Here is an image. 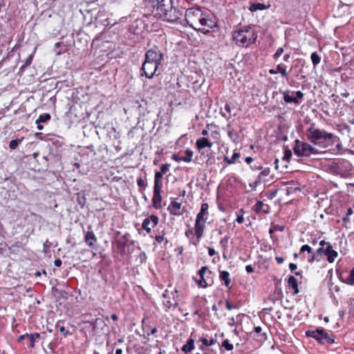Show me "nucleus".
<instances>
[{
    "label": "nucleus",
    "instance_id": "nucleus-1",
    "mask_svg": "<svg viewBox=\"0 0 354 354\" xmlns=\"http://www.w3.org/2000/svg\"><path fill=\"white\" fill-rule=\"evenodd\" d=\"M306 137L310 142L322 148L332 146L336 140H339V137L324 129L316 128L314 124H311L306 129Z\"/></svg>",
    "mask_w": 354,
    "mask_h": 354
},
{
    "label": "nucleus",
    "instance_id": "nucleus-2",
    "mask_svg": "<svg viewBox=\"0 0 354 354\" xmlns=\"http://www.w3.org/2000/svg\"><path fill=\"white\" fill-rule=\"evenodd\" d=\"M151 13L154 17L169 23L180 21L183 15V11L172 6V1L169 3V8L157 7L156 10H151Z\"/></svg>",
    "mask_w": 354,
    "mask_h": 354
},
{
    "label": "nucleus",
    "instance_id": "nucleus-3",
    "mask_svg": "<svg viewBox=\"0 0 354 354\" xmlns=\"http://www.w3.org/2000/svg\"><path fill=\"white\" fill-rule=\"evenodd\" d=\"M257 33L250 26L236 30L233 33V39L236 44L242 47H248L255 43Z\"/></svg>",
    "mask_w": 354,
    "mask_h": 354
},
{
    "label": "nucleus",
    "instance_id": "nucleus-4",
    "mask_svg": "<svg viewBox=\"0 0 354 354\" xmlns=\"http://www.w3.org/2000/svg\"><path fill=\"white\" fill-rule=\"evenodd\" d=\"M202 10L198 8H190L185 11V20L193 29L203 34H208V30L205 28H197L198 17H201Z\"/></svg>",
    "mask_w": 354,
    "mask_h": 354
},
{
    "label": "nucleus",
    "instance_id": "nucleus-5",
    "mask_svg": "<svg viewBox=\"0 0 354 354\" xmlns=\"http://www.w3.org/2000/svg\"><path fill=\"white\" fill-rule=\"evenodd\" d=\"M306 335L314 338L322 345H329L335 342L333 335H329L324 328H318L316 330L306 331Z\"/></svg>",
    "mask_w": 354,
    "mask_h": 354
},
{
    "label": "nucleus",
    "instance_id": "nucleus-6",
    "mask_svg": "<svg viewBox=\"0 0 354 354\" xmlns=\"http://www.w3.org/2000/svg\"><path fill=\"white\" fill-rule=\"evenodd\" d=\"M294 153L298 157H309L319 153V150L306 142L297 139L293 147Z\"/></svg>",
    "mask_w": 354,
    "mask_h": 354
},
{
    "label": "nucleus",
    "instance_id": "nucleus-7",
    "mask_svg": "<svg viewBox=\"0 0 354 354\" xmlns=\"http://www.w3.org/2000/svg\"><path fill=\"white\" fill-rule=\"evenodd\" d=\"M217 26L216 18L202 12L201 17H198L197 28H205L210 32V30Z\"/></svg>",
    "mask_w": 354,
    "mask_h": 354
},
{
    "label": "nucleus",
    "instance_id": "nucleus-8",
    "mask_svg": "<svg viewBox=\"0 0 354 354\" xmlns=\"http://www.w3.org/2000/svg\"><path fill=\"white\" fill-rule=\"evenodd\" d=\"M163 59V54L157 47L148 50L145 53V61L150 62L155 65L160 66Z\"/></svg>",
    "mask_w": 354,
    "mask_h": 354
},
{
    "label": "nucleus",
    "instance_id": "nucleus-9",
    "mask_svg": "<svg viewBox=\"0 0 354 354\" xmlns=\"http://www.w3.org/2000/svg\"><path fill=\"white\" fill-rule=\"evenodd\" d=\"M198 274L200 278L196 281L199 286L206 288L212 283V281L209 279L212 272L207 266H203L198 271Z\"/></svg>",
    "mask_w": 354,
    "mask_h": 354
},
{
    "label": "nucleus",
    "instance_id": "nucleus-10",
    "mask_svg": "<svg viewBox=\"0 0 354 354\" xmlns=\"http://www.w3.org/2000/svg\"><path fill=\"white\" fill-rule=\"evenodd\" d=\"M159 66H160L155 65L153 63H150L149 61H145L140 68V75L142 76L145 75L146 77L151 79L156 75Z\"/></svg>",
    "mask_w": 354,
    "mask_h": 354
},
{
    "label": "nucleus",
    "instance_id": "nucleus-11",
    "mask_svg": "<svg viewBox=\"0 0 354 354\" xmlns=\"http://www.w3.org/2000/svg\"><path fill=\"white\" fill-rule=\"evenodd\" d=\"M292 95H290V92L288 90L283 92L284 102L299 104L300 103L299 100L303 99L304 94L300 91L292 92Z\"/></svg>",
    "mask_w": 354,
    "mask_h": 354
},
{
    "label": "nucleus",
    "instance_id": "nucleus-12",
    "mask_svg": "<svg viewBox=\"0 0 354 354\" xmlns=\"http://www.w3.org/2000/svg\"><path fill=\"white\" fill-rule=\"evenodd\" d=\"M159 222V218L156 215H151L145 218L142 223V227L149 234Z\"/></svg>",
    "mask_w": 354,
    "mask_h": 354
},
{
    "label": "nucleus",
    "instance_id": "nucleus-13",
    "mask_svg": "<svg viewBox=\"0 0 354 354\" xmlns=\"http://www.w3.org/2000/svg\"><path fill=\"white\" fill-rule=\"evenodd\" d=\"M167 209L171 214L174 216H180L184 212L183 209L182 208V204L174 200L171 201Z\"/></svg>",
    "mask_w": 354,
    "mask_h": 354
},
{
    "label": "nucleus",
    "instance_id": "nucleus-14",
    "mask_svg": "<svg viewBox=\"0 0 354 354\" xmlns=\"http://www.w3.org/2000/svg\"><path fill=\"white\" fill-rule=\"evenodd\" d=\"M161 189L158 187H153V195L152 198L153 206L156 209H160L162 207L161 201Z\"/></svg>",
    "mask_w": 354,
    "mask_h": 354
},
{
    "label": "nucleus",
    "instance_id": "nucleus-15",
    "mask_svg": "<svg viewBox=\"0 0 354 354\" xmlns=\"http://www.w3.org/2000/svg\"><path fill=\"white\" fill-rule=\"evenodd\" d=\"M144 29V23L141 19H136L129 26V30L134 35H140Z\"/></svg>",
    "mask_w": 354,
    "mask_h": 354
},
{
    "label": "nucleus",
    "instance_id": "nucleus-16",
    "mask_svg": "<svg viewBox=\"0 0 354 354\" xmlns=\"http://www.w3.org/2000/svg\"><path fill=\"white\" fill-rule=\"evenodd\" d=\"M172 0H148L147 3V7L149 10H156L157 7H168L169 3H170Z\"/></svg>",
    "mask_w": 354,
    "mask_h": 354
},
{
    "label": "nucleus",
    "instance_id": "nucleus-17",
    "mask_svg": "<svg viewBox=\"0 0 354 354\" xmlns=\"http://www.w3.org/2000/svg\"><path fill=\"white\" fill-rule=\"evenodd\" d=\"M205 223L206 221L196 219L194 229V234L196 237L202 238L203 236L205 229Z\"/></svg>",
    "mask_w": 354,
    "mask_h": 354
},
{
    "label": "nucleus",
    "instance_id": "nucleus-18",
    "mask_svg": "<svg viewBox=\"0 0 354 354\" xmlns=\"http://www.w3.org/2000/svg\"><path fill=\"white\" fill-rule=\"evenodd\" d=\"M208 208H209V205L207 203H202V205L201 206V209H200L199 212L197 214L196 219L203 221H207L208 214H209Z\"/></svg>",
    "mask_w": 354,
    "mask_h": 354
},
{
    "label": "nucleus",
    "instance_id": "nucleus-19",
    "mask_svg": "<svg viewBox=\"0 0 354 354\" xmlns=\"http://www.w3.org/2000/svg\"><path fill=\"white\" fill-rule=\"evenodd\" d=\"M326 256L327 257V261L330 263H333L338 256L337 252L333 249L331 244H328V247H326Z\"/></svg>",
    "mask_w": 354,
    "mask_h": 354
},
{
    "label": "nucleus",
    "instance_id": "nucleus-20",
    "mask_svg": "<svg viewBox=\"0 0 354 354\" xmlns=\"http://www.w3.org/2000/svg\"><path fill=\"white\" fill-rule=\"evenodd\" d=\"M84 241L89 247H94L95 244L97 242V239L93 231H88L86 233L84 236Z\"/></svg>",
    "mask_w": 354,
    "mask_h": 354
},
{
    "label": "nucleus",
    "instance_id": "nucleus-21",
    "mask_svg": "<svg viewBox=\"0 0 354 354\" xmlns=\"http://www.w3.org/2000/svg\"><path fill=\"white\" fill-rule=\"evenodd\" d=\"M196 147L200 151L205 147H212L213 143L208 140L206 138H201L196 140Z\"/></svg>",
    "mask_w": 354,
    "mask_h": 354
},
{
    "label": "nucleus",
    "instance_id": "nucleus-22",
    "mask_svg": "<svg viewBox=\"0 0 354 354\" xmlns=\"http://www.w3.org/2000/svg\"><path fill=\"white\" fill-rule=\"evenodd\" d=\"M288 285L289 288L293 290V294L299 293L298 283L297 279L294 276H290L288 279Z\"/></svg>",
    "mask_w": 354,
    "mask_h": 354
},
{
    "label": "nucleus",
    "instance_id": "nucleus-23",
    "mask_svg": "<svg viewBox=\"0 0 354 354\" xmlns=\"http://www.w3.org/2000/svg\"><path fill=\"white\" fill-rule=\"evenodd\" d=\"M269 73L272 75L279 73L283 77H286L288 75V72L282 64H278L276 69H270Z\"/></svg>",
    "mask_w": 354,
    "mask_h": 354
},
{
    "label": "nucleus",
    "instance_id": "nucleus-24",
    "mask_svg": "<svg viewBox=\"0 0 354 354\" xmlns=\"http://www.w3.org/2000/svg\"><path fill=\"white\" fill-rule=\"evenodd\" d=\"M194 348V340L192 338L189 339L185 344L181 348L182 351L185 353L191 352Z\"/></svg>",
    "mask_w": 354,
    "mask_h": 354
},
{
    "label": "nucleus",
    "instance_id": "nucleus-25",
    "mask_svg": "<svg viewBox=\"0 0 354 354\" xmlns=\"http://www.w3.org/2000/svg\"><path fill=\"white\" fill-rule=\"evenodd\" d=\"M66 50V46L62 42H57L55 44L54 51L57 55L63 54Z\"/></svg>",
    "mask_w": 354,
    "mask_h": 354
},
{
    "label": "nucleus",
    "instance_id": "nucleus-26",
    "mask_svg": "<svg viewBox=\"0 0 354 354\" xmlns=\"http://www.w3.org/2000/svg\"><path fill=\"white\" fill-rule=\"evenodd\" d=\"M40 337V334L37 333L28 334V339L29 342V347L32 348L35 346V343L37 339Z\"/></svg>",
    "mask_w": 354,
    "mask_h": 354
},
{
    "label": "nucleus",
    "instance_id": "nucleus-27",
    "mask_svg": "<svg viewBox=\"0 0 354 354\" xmlns=\"http://www.w3.org/2000/svg\"><path fill=\"white\" fill-rule=\"evenodd\" d=\"M164 174L160 171H156L155 174L153 187L162 188V178Z\"/></svg>",
    "mask_w": 354,
    "mask_h": 354
},
{
    "label": "nucleus",
    "instance_id": "nucleus-28",
    "mask_svg": "<svg viewBox=\"0 0 354 354\" xmlns=\"http://www.w3.org/2000/svg\"><path fill=\"white\" fill-rule=\"evenodd\" d=\"M220 279L224 281L225 286L229 287L230 284V273L227 271L223 270L220 272Z\"/></svg>",
    "mask_w": 354,
    "mask_h": 354
},
{
    "label": "nucleus",
    "instance_id": "nucleus-29",
    "mask_svg": "<svg viewBox=\"0 0 354 354\" xmlns=\"http://www.w3.org/2000/svg\"><path fill=\"white\" fill-rule=\"evenodd\" d=\"M266 8L267 7L263 3H254L250 6L249 10L251 12H255L257 10H266Z\"/></svg>",
    "mask_w": 354,
    "mask_h": 354
},
{
    "label": "nucleus",
    "instance_id": "nucleus-30",
    "mask_svg": "<svg viewBox=\"0 0 354 354\" xmlns=\"http://www.w3.org/2000/svg\"><path fill=\"white\" fill-rule=\"evenodd\" d=\"M185 156L183 157H181V159L183 160V161H184L185 162H190L192 160L193 151L189 149H187L185 151Z\"/></svg>",
    "mask_w": 354,
    "mask_h": 354
},
{
    "label": "nucleus",
    "instance_id": "nucleus-31",
    "mask_svg": "<svg viewBox=\"0 0 354 354\" xmlns=\"http://www.w3.org/2000/svg\"><path fill=\"white\" fill-rule=\"evenodd\" d=\"M229 236L226 235L224 237H223L220 242H219V245L221 246V248L223 249V251L225 252L227 249V245H228V241H229Z\"/></svg>",
    "mask_w": 354,
    "mask_h": 354
},
{
    "label": "nucleus",
    "instance_id": "nucleus-32",
    "mask_svg": "<svg viewBox=\"0 0 354 354\" xmlns=\"http://www.w3.org/2000/svg\"><path fill=\"white\" fill-rule=\"evenodd\" d=\"M200 341L202 342L203 345L205 346H209L214 345L216 343L215 339L211 338L210 339H207L205 337H201Z\"/></svg>",
    "mask_w": 354,
    "mask_h": 354
},
{
    "label": "nucleus",
    "instance_id": "nucleus-33",
    "mask_svg": "<svg viewBox=\"0 0 354 354\" xmlns=\"http://www.w3.org/2000/svg\"><path fill=\"white\" fill-rule=\"evenodd\" d=\"M310 58L314 67H316L321 62V58L316 52L311 54Z\"/></svg>",
    "mask_w": 354,
    "mask_h": 354
},
{
    "label": "nucleus",
    "instance_id": "nucleus-34",
    "mask_svg": "<svg viewBox=\"0 0 354 354\" xmlns=\"http://www.w3.org/2000/svg\"><path fill=\"white\" fill-rule=\"evenodd\" d=\"M264 206H265V204L262 201H258L254 206V210L256 212H259L261 211H263L264 212H268L267 210L263 209Z\"/></svg>",
    "mask_w": 354,
    "mask_h": 354
},
{
    "label": "nucleus",
    "instance_id": "nucleus-35",
    "mask_svg": "<svg viewBox=\"0 0 354 354\" xmlns=\"http://www.w3.org/2000/svg\"><path fill=\"white\" fill-rule=\"evenodd\" d=\"M50 119V115L49 113H43L39 115L38 119L36 120V124L46 122Z\"/></svg>",
    "mask_w": 354,
    "mask_h": 354
},
{
    "label": "nucleus",
    "instance_id": "nucleus-36",
    "mask_svg": "<svg viewBox=\"0 0 354 354\" xmlns=\"http://www.w3.org/2000/svg\"><path fill=\"white\" fill-rule=\"evenodd\" d=\"M62 322H58L56 324V328L60 331V333H63L64 336H66L68 334V330L65 329V327L62 325Z\"/></svg>",
    "mask_w": 354,
    "mask_h": 354
},
{
    "label": "nucleus",
    "instance_id": "nucleus-37",
    "mask_svg": "<svg viewBox=\"0 0 354 354\" xmlns=\"http://www.w3.org/2000/svg\"><path fill=\"white\" fill-rule=\"evenodd\" d=\"M353 214V210L351 207L348 208L347 212L345 216L342 218V221L344 223H349L350 222V216Z\"/></svg>",
    "mask_w": 354,
    "mask_h": 354
},
{
    "label": "nucleus",
    "instance_id": "nucleus-38",
    "mask_svg": "<svg viewBox=\"0 0 354 354\" xmlns=\"http://www.w3.org/2000/svg\"><path fill=\"white\" fill-rule=\"evenodd\" d=\"M21 140L19 139H16V140H12L10 142V144H9V147L11 149H15L19 144L21 142Z\"/></svg>",
    "mask_w": 354,
    "mask_h": 354
},
{
    "label": "nucleus",
    "instance_id": "nucleus-39",
    "mask_svg": "<svg viewBox=\"0 0 354 354\" xmlns=\"http://www.w3.org/2000/svg\"><path fill=\"white\" fill-rule=\"evenodd\" d=\"M222 346L227 351H232L234 348L233 345L231 343H230V341L228 339H225L222 344Z\"/></svg>",
    "mask_w": 354,
    "mask_h": 354
},
{
    "label": "nucleus",
    "instance_id": "nucleus-40",
    "mask_svg": "<svg viewBox=\"0 0 354 354\" xmlns=\"http://www.w3.org/2000/svg\"><path fill=\"white\" fill-rule=\"evenodd\" d=\"M32 57L33 55L31 54L26 59L24 64L21 67V70L24 69L25 67L29 66L31 64Z\"/></svg>",
    "mask_w": 354,
    "mask_h": 354
},
{
    "label": "nucleus",
    "instance_id": "nucleus-41",
    "mask_svg": "<svg viewBox=\"0 0 354 354\" xmlns=\"http://www.w3.org/2000/svg\"><path fill=\"white\" fill-rule=\"evenodd\" d=\"M312 248L309 246L308 245H304L301 247L299 252L303 253L305 252H307L308 254L312 253Z\"/></svg>",
    "mask_w": 354,
    "mask_h": 354
},
{
    "label": "nucleus",
    "instance_id": "nucleus-42",
    "mask_svg": "<svg viewBox=\"0 0 354 354\" xmlns=\"http://www.w3.org/2000/svg\"><path fill=\"white\" fill-rule=\"evenodd\" d=\"M240 157V153L238 152H234L232 156L230 158V160L228 161V164H234L235 163L236 160Z\"/></svg>",
    "mask_w": 354,
    "mask_h": 354
},
{
    "label": "nucleus",
    "instance_id": "nucleus-43",
    "mask_svg": "<svg viewBox=\"0 0 354 354\" xmlns=\"http://www.w3.org/2000/svg\"><path fill=\"white\" fill-rule=\"evenodd\" d=\"M194 234V229H192V228H189V229L187 230L185 232V235L186 236V237H187L189 239L193 238Z\"/></svg>",
    "mask_w": 354,
    "mask_h": 354
},
{
    "label": "nucleus",
    "instance_id": "nucleus-44",
    "mask_svg": "<svg viewBox=\"0 0 354 354\" xmlns=\"http://www.w3.org/2000/svg\"><path fill=\"white\" fill-rule=\"evenodd\" d=\"M170 165L169 164H164L160 167V172L165 174L169 169Z\"/></svg>",
    "mask_w": 354,
    "mask_h": 354
},
{
    "label": "nucleus",
    "instance_id": "nucleus-45",
    "mask_svg": "<svg viewBox=\"0 0 354 354\" xmlns=\"http://www.w3.org/2000/svg\"><path fill=\"white\" fill-rule=\"evenodd\" d=\"M348 283L350 285H354V268L351 270L350 272L349 278L348 279Z\"/></svg>",
    "mask_w": 354,
    "mask_h": 354
},
{
    "label": "nucleus",
    "instance_id": "nucleus-46",
    "mask_svg": "<svg viewBox=\"0 0 354 354\" xmlns=\"http://www.w3.org/2000/svg\"><path fill=\"white\" fill-rule=\"evenodd\" d=\"M201 238H198L196 236V239L192 238L190 239L189 244H192L195 246H197V245L201 241Z\"/></svg>",
    "mask_w": 354,
    "mask_h": 354
},
{
    "label": "nucleus",
    "instance_id": "nucleus-47",
    "mask_svg": "<svg viewBox=\"0 0 354 354\" xmlns=\"http://www.w3.org/2000/svg\"><path fill=\"white\" fill-rule=\"evenodd\" d=\"M283 51H284L283 48H282V47L279 48L277 50L276 53H274V57L275 58L279 57L283 54Z\"/></svg>",
    "mask_w": 354,
    "mask_h": 354
},
{
    "label": "nucleus",
    "instance_id": "nucleus-48",
    "mask_svg": "<svg viewBox=\"0 0 354 354\" xmlns=\"http://www.w3.org/2000/svg\"><path fill=\"white\" fill-rule=\"evenodd\" d=\"M137 185L140 187H145L147 185L145 180L142 178H138L137 179Z\"/></svg>",
    "mask_w": 354,
    "mask_h": 354
},
{
    "label": "nucleus",
    "instance_id": "nucleus-49",
    "mask_svg": "<svg viewBox=\"0 0 354 354\" xmlns=\"http://www.w3.org/2000/svg\"><path fill=\"white\" fill-rule=\"evenodd\" d=\"M310 256L308 259V262L310 263H313L315 260H316V254L315 253H313L312 252V253L309 254Z\"/></svg>",
    "mask_w": 354,
    "mask_h": 354
},
{
    "label": "nucleus",
    "instance_id": "nucleus-50",
    "mask_svg": "<svg viewBox=\"0 0 354 354\" xmlns=\"http://www.w3.org/2000/svg\"><path fill=\"white\" fill-rule=\"evenodd\" d=\"M315 254L320 255V256H322L323 254L326 255V248H322V247L319 248L318 249H317Z\"/></svg>",
    "mask_w": 354,
    "mask_h": 354
},
{
    "label": "nucleus",
    "instance_id": "nucleus-51",
    "mask_svg": "<svg viewBox=\"0 0 354 354\" xmlns=\"http://www.w3.org/2000/svg\"><path fill=\"white\" fill-rule=\"evenodd\" d=\"M292 156V152L290 149H286L284 151V158L289 160Z\"/></svg>",
    "mask_w": 354,
    "mask_h": 354
},
{
    "label": "nucleus",
    "instance_id": "nucleus-52",
    "mask_svg": "<svg viewBox=\"0 0 354 354\" xmlns=\"http://www.w3.org/2000/svg\"><path fill=\"white\" fill-rule=\"evenodd\" d=\"M270 169L268 167L264 168L259 174L260 176H267L270 174Z\"/></svg>",
    "mask_w": 354,
    "mask_h": 354
},
{
    "label": "nucleus",
    "instance_id": "nucleus-53",
    "mask_svg": "<svg viewBox=\"0 0 354 354\" xmlns=\"http://www.w3.org/2000/svg\"><path fill=\"white\" fill-rule=\"evenodd\" d=\"M225 304H226V308H227L228 310H232V309H234V308H238V307H237V306H233V305H232V304H230V302L229 301V300H226V301H225Z\"/></svg>",
    "mask_w": 354,
    "mask_h": 354
},
{
    "label": "nucleus",
    "instance_id": "nucleus-54",
    "mask_svg": "<svg viewBox=\"0 0 354 354\" xmlns=\"http://www.w3.org/2000/svg\"><path fill=\"white\" fill-rule=\"evenodd\" d=\"M165 305L167 308H170L173 306L176 307L177 306V303L172 304L170 301H167L165 303Z\"/></svg>",
    "mask_w": 354,
    "mask_h": 354
},
{
    "label": "nucleus",
    "instance_id": "nucleus-55",
    "mask_svg": "<svg viewBox=\"0 0 354 354\" xmlns=\"http://www.w3.org/2000/svg\"><path fill=\"white\" fill-rule=\"evenodd\" d=\"M335 142H337V144L336 145V149L338 150V151H340L342 149L343 147H342V142L340 141V139L339 138V140H335Z\"/></svg>",
    "mask_w": 354,
    "mask_h": 354
},
{
    "label": "nucleus",
    "instance_id": "nucleus-56",
    "mask_svg": "<svg viewBox=\"0 0 354 354\" xmlns=\"http://www.w3.org/2000/svg\"><path fill=\"white\" fill-rule=\"evenodd\" d=\"M245 270L248 273H252L254 272V268L251 265H248L245 266Z\"/></svg>",
    "mask_w": 354,
    "mask_h": 354
},
{
    "label": "nucleus",
    "instance_id": "nucleus-57",
    "mask_svg": "<svg viewBox=\"0 0 354 354\" xmlns=\"http://www.w3.org/2000/svg\"><path fill=\"white\" fill-rule=\"evenodd\" d=\"M225 111L228 113V115H231V106L229 104H225Z\"/></svg>",
    "mask_w": 354,
    "mask_h": 354
},
{
    "label": "nucleus",
    "instance_id": "nucleus-58",
    "mask_svg": "<svg viewBox=\"0 0 354 354\" xmlns=\"http://www.w3.org/2000/svg\"><path fill=\"white\" fill-rule=\"evenodd\" d=\"M25 339H28V333L20 335L18 337V342H21V341L24 340Z\"/></svg>",
    "mask_w": 354,
    "mask_h": 354
},
{
    "label": "nucleus",
    "instance_id": "nucleus-59",
    "mask_svg": "<svg viewBox=\"0 0 354 354\" xmlns=\"http://www.w3.org/2000/svg\"><path fill=\"white\" fill-rule=\"evenodd\" d=\"M236 221L238 223H239V224H241V223H243V221H244V218H243V215H239V216H237V218H236Z\"/></svg>",
    "mask_w": 354,
    "mask_h": 354
},
{
    "label": "nucleus",
    "instance_id": "nucleus-60",
    "mask_svg": "<svg viewBox=\"0 0 354 354\" xmlns=\"http://www.w3.org/2000/svg\"><path fill=\"white\" fill-rule=\"evenodd\" d=\"M216 254V252L214 250V248H208V254L210 256V257H213L214 255H215Z\"/></svg>",
    "mask_w": 354,
    "mask_h": 354
},
{
    "label": "nucleus",
    "instance_id": "nucleus-61",
    "mask_svg": "<svg viewBox=\"0 0 354 354\" xmlns=\"http://www.w3.org/2000/svg\"><path fill=\"white\" fill-rule=\"evenodd\" d=\"M172 159L174 160L175 161L178 162H179L180 161H183V160L181 159V157H179L176 154H173Z\"/></svg>",
    "mask_w": 354,
    "mask_h": 354
},
{
    "label": "nucleus",
    "instance_id": "nucleus-62",
    "mask_svg": "<svg viewBox=\"0 0 354 354\" xmlns=\"http://www.w3.org/2000/svg\"><path fill=\"white\" fill-rule=\"evenodd\" d=\"M297 266L295 263H290L289 264V268L291 272H293L294 270H295L297 269Z\"/></svg>",
    "mask_w": 354,
    "mask_h": 354
},
{
    "label": "nucleus",
    "instance_id": "nucleus-63",
    "mask_svg": "<svg viewBox=\"0 0 354 354\" xmlns=\"http://www.w3.org/2000/svg\"><path fill=\"white\" fill-rule=\"evenodd\" d=\"M155 239H156V241L157 242H158V243H161V242H162V241H163V240H164V236H162V235H158V236H156L155 237Z\"/></svg>",
    "mask_w": 354,
    "mask_h": 354
},
{
    "label": "nucleus",
    "instance_id": "nucleus-64",
    "mask_svg": "<svg viewBox=\"0 0 354 354\" xmlns=\"http://www.w3.org/2000/svg\"><path fill=\"white\" fill-rule=\"evenodd\" d=\"M275 260L279 264H281L284 262V259L281 257H276Z\"/></svg>",
    "mask_w": 354,
    "mask_h": 354
}]
</instances>
